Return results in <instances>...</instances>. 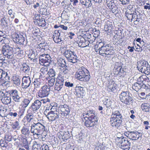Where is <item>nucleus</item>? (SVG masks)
<instances>
[{
    "instance_id": "1",
    "label": "nucleus",
    "mask_w": 150,
    "mask_h": 150,
    "mask_svg": "<svg viewBox=\"0 0 150 150\" xmlns=\"http://www.w3.org/2000/svg\"><path fill=\"white\" fill-rule=\"evenodd\" d=\"M108 116L106 119L107 120H108L109 119H110V122L112 127L118 128L120 126L123 119L121 114L118 111L113 112L110 117L109 115Z\"/></svg>"
},
{
    "instance_id": "2",
    "label": "nucleus",
    "mask_w": 150,
    "mask_h": 150,
    "mask_svg": "<svg viewBox=\"0 0 150 150\" xmlns=\"http://www.w3.org/2000/svg\"><path fill=\"white\" fill-rule=\"evenodd\" d=\"M85 117H84L83 121L84 122V125L86 127H91L94 126L96 124V122H97L98 120L93 111H88L85 114Z\"/></svg>"
},
{
    "instance_id": "3",
    "label": "nucleus",
    "mask_w": 150,
    "mask_h": 150,
    "mask_svg": "<svg viewBox=\"0 0 150 150\" xmlns=\"http://www.w3.org/2000/svg\"><path fill=\"white\" fill-rule=\"evenodd\" d=\"M30 127V132L33 133V135H36L38 136L42 134H44V133L45 134L44 136L47 134V131L46 130L45 126L40 123H34L31 124Z\"/></svg>"
},
{
    "instance_id": "4",
    "label": "nucleus",
    "mask_w": 150,
    "mask_h": 150,
    "mask_svg": "<svg viewBox=\"0 0 150 150\" xmlns=\"http://www.w3.org/2000/svg\"><path fill=\"white\" fill-rule=\"evenodd\" d=\"M89 71L83 67H82L76 72L75 76L77 79L81 81H88L90 79Z\"/></svg>"
},
{
    "instance_id": "5",
    "label": "nucleus",
    "mask_w": 150,
    "mask_h": 150,
    "mask_svg": "<svg viewBox=\"0 0 150 150\" xmlns=\"http://www.w3.org/2000/svg\"><path fill=\"white\" fill-rule=\"evenodd\" d=\"M137 67L139 71L146 74L148 75L150 72V66L145 60H142L138 62Z\"/></svg>"
},
{
    "instance_id": "6",
    "label": "nucleus",
    "mask_w": 150,
    "mask_h": 150,
    "mask_svg": "<svg viewBox=\"0 0 150 150\" xmlns=\"http://www.w3.org/2000/svg\"><path fill=\"white\" fill-rule=\"evenodd\" d=\"M128 91H122L119 95L120 101L126 105H129L132 103L133 99Z\"/></svg>"
},
{
    "instance_id": "7",
    "label": "nucleus",
    "mask_w": 150,
    "mask_h": 150,
    "mask_svg": "<svg viewBox=\"0 0 150 150\" xmlns=\"http://www.w3.org/2000/svg\"><path fill=\"white\" fill-rule=\"evenodd\" d=\"M64 54L69 62L75 63L79 60L77 59L78 57L76 53L70 49L66 50Z\"/></svg>"
},
{
    "instance_id": "8",
    "label": "nucleus",
    "mask_w": 150,
    "mask_h": 150,
    "mask_svg": "<svg viewBox=\"0 0 150 150\" xmlns=\"http://www.w3.org/2000/svg\"><path fill=\"white\" fill-rule=\"evenodd\" d=\"M2 52L3 55L8 59H12L13 57V48L8 45L5 44L3 46Z\"/></svg>"
},
{
    "instance_id": "9",
    "label": "nucleus",
    "mask_w": 150,
    "mask_h": 150,
    "mask_svg": "<svg viewBox=\"0 0 150 150\" xmlns=\"http://www.w3.org/2000/svg\"><path fill=\"white\" fill-rule=\"evenodd\" d=\"M118 142L120 148L124 150H129L130 148V143L126 137H121L117 138Z\"/></svg>"
},
{
    "instance_id": "10",
    "label": "nucleus",
    "mask_w": 150,
    "mask_h": 150,
    "mask_svg": "<svg viewBox=\"0 0 150 150\" xmlns=\"http://www.w3.org/2000/svg\"><path fill=\"white\" fill-rule=\"evenodd\" d=\"M13 41L17 44L26 45L27 44V40H25L23 35L21 34H18L16 33H14L11 36Z\"/></svg>"
},
{
    "instance_id": "11",
    "label": "nucleus",
    "mask_w": 150,
    "mask_h": 150,
    "mask_svg": "<svg viewBox=\"0 0 150 150\" xmlns=\"http://www.w3.org/2000/svg\"><path fill=\"white\" fill-rule=\"evenodd\" d=\"M8 92L9 93V96L16 102L19 103L23 101L22 98L19 96L18 92L16 90H10L8 91Z\"/></svg>"
},
{
    "instance_id": "12",
    "label": "nucleus",
    "mask_w": 150,
    "mask_h": 150,
    "mask_svg": "<svg viewBox=\"0 0 150 150\" xmlns=\"http://www.w3.org/2000/svg\"><path fill=\"white\" fill-rule=\"evenodd\" d=\"M50 91V88L47 85L44 86L39 91L38 96L41 98L47 97L49 95Z\"/></svg>"
},
{
    "instance_id": "13",
    "label": "nucleus",
    "mask_w": 150,
    "mask_h": 150,
    "mask_svg": "<svg viewBox=\"0 0 150 150\" xmlns=\"http://www.w3.org/2000/svg\"><path fill=\"white\" fill-rule=\"evenodd\" d=\"M39 63L42 65L49 64L51 62V57L48 54H42L39 56Z\"/></svg>"
},
{
    "instance_id": "14",
    "label": "nucleus",
    "mask_w": 150,
    "mask_h": 150,
    "mask_svg": "<svg viewBox=\"0 0 150 150\" xmlns=\"http://www.w3.org/2000/svg\"><path fill=\"white\" fill-rule=\"evenodd\" d=\"M64 80L62 77H59L57 79L54 85V89L58 91L62 90L64 86Z\"/></svg>"
},
{
    "instance_id": "15",
    "label": "nucleus",
    "mask_w": 150,
    "mask_h": 150,
    "mask_svg": "<svg viewBox=\"0 0 150 150\" xmlns=\"http://www.w3.org/2000/svg\"><path fill=\"white\" fill-rule=\"evenodd\" d=\"M10 80V76L7 72L0 69V84L1 83H4L8 82Z\"/></svg>"
},
{
    "instance_id": "16",
    "label": "nucleus",
    "mask_w": 150,
    "mask_h": 150,
    "mask_svg": "<svg viewBox=\"0 0 150 150\" xmlns=\"http://www.w3.org/2000/svg\"><path fill=\"white\" fill-rule=\"evenodd\" d=\"M59 113L57 111H53L51 110L47 113L46 117L50 120L53 121L59 118Z\"/></svg>"
},
{
    "instance_id": "17",
    "label": "nucleus",
    "mask_w": 150,
    "mask_h": 150,
    "mask_svg": "<svg viewBox=\"0 0 150 150\" xmlns=\"http://www.w3.org/2000/svg\"><path fill=\"white\" fill-rule=\"evenodd\" d=\"M146 87V86L143 83V81H139L138 80L137 82L133 85L132 88L133 90L137 91L142 88H145Z\"/></svg>"
},
{
    "instance_id": "18",
    "label": "nucleus",
    "mask_w": 150,
    "mask_h": 150,
    "mask_svg": "<svg viewBox=\"0 0 150 150\" xmlns=\"http://www.w3.org/2000/svg\"><path fill=\"white\" fill-rule=\"evenodd\" d=\"M22 87L23 88H27L29 87L31 82L30 78L29 76H24L22 78Z\"/></svg>"
},
{
    "instance_id": "19",
    "label": "nucleus",
    "mask_w": 150,
    "mask_h": 150,
    "mask_svg": "<svg viewBox=\"0 0 150 150\" xmlns=\"http://www.w3.org/2000/svg\"><path fill=\"white\" fill-rule=\"evenodd\" d=\"M75 90L74 94L78 98H82L85 95V92L83 87L77 86L75 88Z\"/></svg>"
},
{
    "instance_id": "20",
    "label": "nucleus",
    "mask_w": 150,
    "mask_h": 150,
    "mask_svg": "<svg viewBox=\"0 0 150 150\" xmlns=\"http://www.w3.org/2000/svg\"><path fill=\"white\" fill-rule=\"evenodd\" d=\"M41 104L42 102L38 100H36L32 104L30 108L35 112L40 107Z\"/></svg>"
},
{
    "instance_id": "21",
    "label": "nucleus",
    "mask_w": 150,
    "mask_h": 150,
    "mask_svg": "<svg viewBox=\"0 0 150 150\" xmlns=\"http://www.w3.org/2000/svg\"><path fill=\"white\" fill-rule=\"evenodd\" d=\"M34 112L32 110L29 109L28 110L26 116L24 117V120L28 123H30L33 119Z\"/></svg>"
},
{
    "instance_id": "22",
    "label": "nucleus",
    "mask_w": 150,
    "mask_h": 150,
    "mask_svg": "<svg viewBox=\"0 0 150 150\" xmlns=\"http://www.w3.org/2000/svg\"><path fill=\"white\" fill-rule=\"evenodd\" d=\"M30 127L27 126H23L21 129V133L25 137L29 136L30 132Z\"/></svg>"
},
{
    "instance_id": "23",
    "label": "nucleus",
    "mask_w": 150,
    "mask_h": 150,
    "mask_svg": "<svg viewBox=\"0 0 150 150\" xmlns=\"http://www.w3.org/2000/svg\"><path fill=\"white\" fill-rule=\"evenodd\" d=\"M104 21H105V25H104V29L105 31L106 32V33H105V35H108V33L107 32L109 30H110V28H111V26L112 25V23L108 20H106V19H104Z\"/></svg>"
},
{
    "instance_id": "24",
    "label": "nucleus",
    "mask_w": 150,
    "mask_h": 150,
    "mask_svg": "<svg viewBox=\"0 0 150 150\" xmlns=\"http://www.w3.org/2000/svg\"><path fill=\"white\" fill-rule=\"evenodd\" d=\"M31 51L28 55V58L33 62H37L38 54L33 50H31Z\"/></svg>"
},
{
    "instance_id": "25",
    "label": "nucleus",
    "mask_w": 150,
    "mask_h": 150,
    "mask_svg": "<svg viewBox=\"0 0 150 150\" xmlns=\"http://www.w3.org/2000/svg\"><path fill=\"white\" fill-rule=\"evenodd\" d=\"M59 108L62 112H66L67 114H69L71 109L69 106L66 104L60 105Z\"/></svg>"
},
{
    "instance_id": "26",
    "label": "nucleus",
    "mask_w": 150,
    "mask_h": 150,
    "mask_svg": "<svg viewBox=\"0 0 150 150\" xmlns=\"http://www.w3.org/2000/svg\"><path fill=\"white\" fill-rule=\"evenodd\" d=\"M9 20V17L7 15L4 16L1 20V25L4 27H8V21Z\"/></svg>"
},
{
    "instance_id": "27",
    "label": "nucleus",
    "mask_w": 150,
    "mask_h": 150,
    "mask_svg": "<svg viewBox=\"0 0 150 150\" xmlns=\"http://www.w3.org/2000/svg\"><path fill=\"white\" fill-rule=\"evenodd\" d=\"M23 72L26 74L29 75L30 72V69L29 66L25 63H24L22 64V67L21 68Z\"/></svg>"
},
{
    "instance_id": "28",
    "label": "nucleus",
    "mask_w": 150,
    "mask_h": 150,
    "mask_svg": "<svg viewBox=\"0 0 150 150\" xmlns=\"http://www.w3.org/2000/svg\"><path fill=\"white\" fill-rule=\"evenodd\" d=\"M21 80L18 76H13V84L14 86H19L20 85Z\"/></svg>"
},
{
    "instance_id": "29",
    "label": "nucleus",
    "mask_w": 150,
    "mask_h": 150,
    "mask_svg": "<svg viewBox=\"0 0 150 150\" xmlns=\"http://www.w3.org/2000/svg\"><path fill=\"white\" fill-rule=\"evenodd\" d=\"M59 134L62 136V139L67 140L70 138L71 136L69 131H60Z\"/></svg>"
},
{
    "instance_id": "30",
    "label": "nucleus",
    "mask_w": 150,
    "mask_h": 150,
    "mask_svg": "<svg viewBox=\"0 0 150 150\" xmlns=\"http://www.w3.org/2000/svg\"><path fill=\"white\" fill-rule=\"evenodd\" d=\"M105 138L106 139H105V142H104V150H105V147L106 148H108L109 146H110V141L109 140V138H108L109 137V134L106 133V134H105Z\"/></svg>"
},
{
    "instance_id": "31",
    "label": "nucleus",
    "mask_w": 150,
    "mask_h": 150,
    "mask_svg": "<svg viewBox=\"0 0 150 150\" xmlns=\"http://www.w3.org/2000/svg\"><path fill=\"white\" fill-rule=\"evenodd\" d=\"M35 19H36L37 22L39 24H40L41 26L44 27L46 25V22L44 18H42L41 17H35Z\"/></svg>"
},
{
    "instance_id": "32",
    "label": "nucleus",
    "mask_w": 150,
    "mask_h": 150,
    "mask_svg": "<svg viewBox=\"0 0 150 150\" xmlns=\"http://www.w3.org/2000/svg\"><path fill=\"white\" fill-rule=\"evenodd\" d=\"M21 142L22 143L23 146L27 150H29V144L26 138H22L21 139Z\"/></svg>"
},
{
    "instance_id": "33",
    "label": "nucleus",
    "mask_w": 150,
    "mask_h": 150,
    "mask_svg": "<svg viewBox=\"0 0 150 150\" xmlns=\"http://www.w3.org/2000/svg\"><path fill=\"white\" fill-rule=\"evenodd\" d=\"M8 110V108L7 107L3 106L0 107V115L4 117L7 114V112Z\"/></svg>"
},
{
    "instance_id": "34",
    "label": "nucleus",
    "mask_w": 150,
    "mask_h": 150,
    "mask_svg": "<svg viewBox=\"0 0 150 150\" xmlns=\"http://www.w3.org/2000/svg\"><path fill=\"white\" fill-rule=\"evenodd\" d=\"M129 132V133L128 134V135H126L129 138L131 139L132 140H136V137L137 134V132Z\"/></svg>"
},
{
    "instance_id": "35",
    "label": "nucleus",
    "mask_w": 150,
    "mask_h": 150,
    "mask_svg": "<svg viewBox=\"0 0 150 150\" xmlns=\"http://www.w3.org/2000/svg\"><path fill=\"white\" fill-rule=\"evenodd\" d=\"M142 110L145 112H149L150 111V107L149 104L144 103H143L141 105Z\"/></svg>"
},
{
    "instance_id": "36",
    "label": "nucleus",
    "mask_w": 150,
    "mask_h": 150,
    "mask_svg": "<svg viewBox=\"0 0 150 150\" xmlns=\"http://www.w3.org/2000/svg\"><path fill=\"white\" fill-rule=\"evenodd\" d=\"M60 34L58 32L57 30H55L54 33H53L52 38L54 41V42L57 43H58V41H57V39H59V37L60 36Z\"/></svg>"
},
{
    "instance_id": "37",
    "label": "nucleus",
    "mask_w": 150,
    "mask_h": 150,
    "mask_svg": "<svg viewBox=\"0 0 150 150\" xmlns=\"http://www.w3.org/2000/svg\"><path fill=\"white\" fill-rule=\"evenodd\" d=\"M58 64L59 66L61 67H67L66 65V63L65 60L62 58H59L58 60Z\"/></svg>"
},
{
    "instance_id": "38",
    "label": "nucleus",
    "mask_w": 150,
    "mask_h": 150,
    "mask_svg": "<svg viewBox=\"0 0 150 150\" xmlns=\"http://www.w3.org/2000/svg\"><path fill=\"white\" fill-rule=\"evenodd\" d=\"M1 101L4 104L7 105L10 103L11 102V97L9 96L4 98H1Z\"/></svg>"
},
{
    "instance_id": "39",
    "label": "nucleus",
    "mask_w": 150,
    "mask_h": 150,
    "mask_svg": "<svg viewBox=\"0 0 150 150\" xmlns=\"http://www.w3.org/2000/svg\"><path fill=\"white\" fill-rule=\"evenodd\" d=\"M134 22L137 21L139 22L140 19V13L138 11H135L134 14Z\"/></svg>"
},
{
    "instance_id": "40",
    "label": "nucleus",
    "mask_w": 150,
    "mask_h": 150,
    "mask_svg": "<svg viewBox=\"0 0 150 150\" xmlns=\"http://www.w3.org/2000/svg\"><path fill=\"white\" fill-rule=\"evenodd\" d=\"M0 146L3 148H6L8 146V142H7L4 139L0 140Z\"/></svg>"
},
{
    "instance_id": "41",
    "label": "nucleus",
    "mask_w": 150,
    "mask_h": 150,
    "mask_svg": "<svg viewBox=\"0 0 150 150\" xmlns=\"http://www.w3.org/2000/svg\"><path fill=\"white\" fill-rule=\"evenodd\" d=\"M106 88L109 92H114L116 90L115 86H114L112 84H109V85L107 86V88Z\"/></svg>"
},
{
    "instance_id": "42",
    "label": "nucleus",
    "mask_w": 150,
    "mask_h": 150,
    "mask_svg": "<svg viewBox=\"0 0 150 150\" xmlns=\"http://www.w3.org/2000/svg\"><path fill=\"white\" fill-rule=\"evenodd\" d=\"M111 103L110 100L108 97H106L105 98V101L104 102V106H105L107 108L109 107L110 106Z\"/></svg>"
},
{
    "instance_id": "43",
    "label": "nucleus",
    "mask_w": 150,
    "mask_h": 150,
    "mask_svg": "<svg viewBox=\"0 0 150 150\" xmlns=\"http://www.w3.org/2000/svg\"><path fill=\"white\" fill-rule=\"evenodd\" d=\"M55 77L50 78L49 80H48V85L50 88L54 86L55 81Z\"/></svg>"
},
{
    "instance_id": "44",
    "label": "nucleus",
    "mask_w": 150,
    "mask_h": 150,
    "mask_svg": "<svg viewBox=\"0 0 150 150\" xmlns=\"http://www.w3.org/2000/svg\"><path fill=\"white\" fill-rule=\"evenodd\" d=\"M132 12L133 11L129 10L128 11H127L125 13V16L127 18V19L130 21L131 19L132 18Z\"/></svg>"
},
{
    "instance_id": "45",
    "label": "nucleus",
    "mask_w": 150,
    "mask_h": 150,
    "mask_svg": "<svg viewBox=\"0 0 150 150\" xmlns=\"http://www.w3.org/2000/svg\"><path fill=\"white\" fill-rule=\"evenodd\" d=\"M12 128L15 129L19 130L20 129L21 126L19 122L18 121H16L13 124L12 126Z\"/></svg>"
},
{
    "instance_id": "46",
    "label": "nucleus",
    "mask_w": 150,
    "mask_h": 150,
    "mask_svg": "<svg viewBox=\"0 0 150 150\" xmlns=\"http://www.w3.org/2000/svg\"><path fill=\"white\" fill-rule=\"evenodd\" d=\"M104 1L105 2V0H104ZM113 4H115L113 0H106L105 3V4H104V5H106L108 8H110V7L113 5Z\"/></svg>"
},
{
    "instance_id": "47",
    "label": "nucleus",
    "mask_w": 150,
    "mask_h": 150,
    "mask_svg": "<svg viewBox=\"0 0 150 150\" xmlns=\"http://www.w3.org/2000/svg\"><path fill=\"white\" fill-rule=\"evenodd\" d=\"M55 71L52 69H50L48 72L50 78L55 77Z\"/></svg>"
},
{
    "instance_id": "48",
    "label": "nucleus",
    "mask_w": 150,
    "mask_h": 150,
    "mask_svg": "<svg viewBox=\"0 0 150 150\" xmlns=\"http://www.w3.org/2000/svg\"><path fill=\"white\" fill-rule=\"evenodd\" d=\"M113 5L110 7V8H109L110 9H111L112 12L113 13H116L118 12L117 10V7L116 6L115 4H113Z\"/></svg>"
},
{
    "instance_id": "49",
    "label": "nucleus",
    "mask_w": 150,
    "mask_h": 150,
    "mask_svg": "<svg viewBox=\"0 0 150 150\" xmlns=\"http://www.w3.org/2000/svg\"><path fill=\"white\" fill-rule=\"evenodd\" d=\"M105 44H104V54H110L109 48V45H106L105 46L104 45Z\"/></svg>"
},
{
    "instance_id": "50",
    "label": "nucleus",
    "mask_w": 150,
    "mask_h": 150,
    "mask_svg": "<svg viewBox=\"0 0 150 150\" xmlns=\"http://www.w3.org/2000/svg\"><path fill=\"white\" fill-rule=\"evenodd\" d=\"M68 67H61L60 68V71L62 74H68L69 71L67 69Z\"/></svg>"
},
{
    "instance_id": "51",
    "label": "nucleus",
    "mask_w": 150,
    "mask_h": 150,
    "mask_svg": "<svg viewBox=\"0 0 150 150\" xmlns=\"http://www.w3.org/2000/svg\"><path fill=\"white\" fill-rule=\"evenodd\" d=\"M118 75L120 77H124L126 74V72L123 69L121 68L120 69L119 72H118Z\"/></svg>"
},
{
    "instance_id": "52",
    "label": "nucleus",
    "mask_w": 150,
    "mask_h": 150,
    "mask_svg": "<svg viewBox=\"0 0 150 150\" xmlns=\"http://www.w3.org/2000/svg\"><path fill=\"white\" fill-rule=\"evenodd\" d=\"M23 101V107L24 108L27 107L29 104L30 102V100L28 98H25L22 101Z\"/></svg>"
},
{
    "instance_id": "53",
    "label": "nucleus",
    "mask_w": 150,
    "mask_h": 150,
    "mask_svg": "<svg viewBox=\"0 0 150 150\" xmlns=\"http://www.w3.org/2000/svg\"><path fill=\"white\" fill-rule=\"evenodd\" d=\"M12 137V135L9 134H6L4 137V139L7 142H9L11 141Z\"/></svg>"
},
{
    "instance_id": "54",
    "label": "nucleus",
    "mask_w": 150,
    "mask_h": 150,
    "mask_svg": "<svg viewBox=\"0 0 150 150\" xmlns=\"http://www.w3.org/2000/svg\"><path fill=\"white\" fill-rule=\"evenodd\" d=\"M121 68V67L120 66H115L113 69V72L115 74L117 75L118 74V72H119L120 69Z\"/></svg>"
},
{
    "instance_id": "55",
    "label": "nucleus",
    "mask_w": 150,
    "mask_h": 150,
    "mask_svg": "<svg viewBox=\"0 0 150 150\" xmlns=\"http://www.w3.org/2000/svg\"><path fill=\"white\" fill-rule=\"evenodd\" d=\"M33 146L35 148H36L38 149H41L42 146L41 144L38 143L36 142L35 141L34 142Z\"/></svg>"
},
{
    "instance_id": "56",
    "label": "nucleus",
    "mask_w": 150,
    "mask_h": 150,
    "mask_svg": "<svg viewBox=\"0 0 150 150\" xmlns=\"http://www.w3.org/2000/svg\"><path fill=\"white\" fill-rule=\"evenodd\" d=\"M64 83H65V86L69 88L72 87L74 86V84L70 82L66 81L65 82H64Z\"/></svg>"
},
{
    "instance_id": "57",
    "label": "nucleus",
    "mask_w": 150,
    "mask_h": 150,
    "mask_svg": "<svg viewBox=\"0 0 150 150\" xmlns=\"http://www.w3.org/2000/svg\"><path fill=\"white\" fill-rule=\"evenodd\" d=\"M33 83L34 85V89H35V88H39L40 87V83L37 80H35L34 81Z\"/></svg>"
},
{
    "instance_id": "58",
    "label": "nucleus",
    "mask_w": 150,
    "mask_h": 150,
    "mask_svg": "<svg viewBox=\"0 0 150 150\" xmlns=\"http://www.w3.org/2000/svg\"><path fill=\"white\" fill-rule=\"evenodd\" d=\"M45 50V49L42 47V48L40 46H38V47L36 49V52H35L36 53H38V51H40L41 52H43Z\"/></svg>"
},
{
    "instance_id": "59",
    "label": "nucleus",
    "mask_w": 150,
    "mask_h": 150,
    "mask_svg": "<svg viewBox=\"0 0 150 150\" xmlns=\"http://www.w3.org/2000/svg\"><path fill=\"white\" fill-rule=\"evenodd\" d=\"M93 31L94 33L93 36L95 37H98L100 35V31L99 30H96V29L93 30Z\"/></svg>"
},
{
    "instance_id": "60",
    "label": "nucleus",
    "mask_w": 150,
    "mask_h": 150,
    "mask_svg": "<svg viewBox=\"0 0 150 150\" xmlns=\"http://www.w3.org/2000/svg\"><path fill=\"white\" fill-rule=\"evenodd\" d=\"M7 63L5 61L0 60V67H4L6 66Z\"/></svg>"
},
{
    "instance_id": "61",
    "label": "nucleus",
    "mask_w": 150,
    "mask_h": 150,
    "mask_svg": "<svg viewBox=\"0 0 150 150\" xmlns=\"http://www.w3.org/2000/svg\"><path fill=\"white\" fill-rule=\"evenodd\" d=\"M85 3L86 4H85L84 5L87 7L91 6L92 5V4L90 0H86V1Z\"/></svg>"
},
{
    "instance_id": "62",
    "label": "nucleus",
    "mask_w": 150,
    "mask_h": 150,
    "mask_svg": "<svg viewBox=\"0 0 150 150\" xmlns=\"http://www.w3.org/2000/svg\"><path fill=\"white\" fill-rule=\"evenodd\" d=\"M121 4L123 5L128 4L129 2V0H119Z\"/></svg>"
},
{
    "instance_id": "63",
    "label": "nucleus",
    "mask_w": 150,
    "mask_h": 150,
    "mask_svg": "<svg viewBox=\"0 0 150 150\" xmlns=\"http://www.w3.org/2000/svg\"><path fill=\"white\" fill-rule=\"evenodd\" d=\"M103 45L101 46L100 47H99L98 49L99 53L100 55L103 56Z\"/></svg>"
},
{
    "instance_id": "64",
    "label": "nucleus",
    "mask_w": 150,
    "mask_h": 150,
    "mask_svg": "<svg viewBox=\"0 0 150 150\" xmlns=\"http://www.w3.org/2000/svg\"><path fill=\"white\" fill-rule=\"evenodd\" d=\"M53 106H52L50 105L49 106H47L46 107V109L44 112L45 113H46L47 114V112L48 111H49L50 110H52V108Z\"/></svg>"
}]
</instances>
